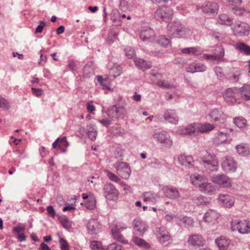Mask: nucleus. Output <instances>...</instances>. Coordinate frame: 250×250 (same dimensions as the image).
<instances>
[{
    "label": "nucleus",
    "mask_w": 250,
    "mask_h": 250,
    "mask_svg": "<svg viewBox=\"0 0 250 250\" xmlns=\"http://www.w3.org/2000/svg\"><path fill=\"white\" fill-rule=\"evenodd\" d=\"M214 126L209 123L200 124L194 123L178 129L181 135L197 136L199 133H204L213 130Z\"/></svg>",
    "instance_id": "obj_1"
},
{
    "label": "nucleus",
    "mask_w": 250,
    "mask_h": 250,
    "mask_svg": "<svg viewBox=\"0 0 250 250\" xmlns=\"http://www.w3.org/2000/svg\"><path fill=\"white\" fill-rule=\"evenodd\" d=\"M190 178L191 183L195 187L199 188L202 192L211 194L215 191L213 186L208 182L207 179L205 176L196 173L191 175Z\"/></svg>",
    "instance_id": "obj_2"
},
{
    "label": "nucleus",
    "mask_w": 250,
    "mask_h": 250,
    "mask_svg": "<svg viewBox=\"0 0 250 250\" xmlns=\"http://www.w3.org/2000/svg\"><path fill=\"white\" fill-rule=\"evenodd\" d=\"M126 103L125 100H121L119 103H117L109 107L107 110V114L109 119H122L127 115V111L125 109Z\"/></svg>",
    "instance_id": "obj_3"
},
{
    "label": "nucleus",
    "mask_w": 250,
    "mask_h": 250,
    "mask_svg": "<svg viewBox=\"0 0 250 250\" xmlns=\"http://www.w3.org/2000/svg\"><path fill=\"white\" fill-rule=\"evenodd\" d=\"M168 30L170 34L179 38H188L192 34L188 27L178 22H174L169 25Z\"/></svg>",
    "instance_id": "obj_4"
},
{
    "label": "nucleus",
    "mask_w": 250,
    "mask_h": 250,
    "mask_svg": "<svg viewBox=\"0 0 250 250\" xmlns=\"http://www.w3.org/2000/svg\"><path fill=\"white\" fill-rule=\"evenodd\" d=\"M156 236L158 242L163 246H167L172 243V236L164 227L156 228Z\"/></svg>",
    "instance_id": "obj_5"
},
{
    "label": "nucleus",
    "mask_w": 250,
    "mask_h": 250,
    "mask_svg": "<svg viewBox=\"0 0 250 250\" xmlns=\"http://www.w3.org/2000/svg\"><path fill=\"white\" fill-rule=\"evenodd\" d=\"M152 137L158 143L163 144L167 148H170L172 146L173 142L170 136L166 131H155L153 133Z\"/></svg>",
    "instance_id": "obj_6"
},
{
    "label": "nucleus",
    "mask_w": 250,
    "mask_h": 250,
    "mask_svg": "<svg viewBox=\"0 0 250 250\" xmlns=\"http://www.w3.org/2000/svg\"><path fill=\"white\" fill-rule=\"evenodd\" d=\"M223 97L227 103L234 104L240 98L239 89L237 87L227 88L223 93Z\"/></svg>",
    "instance_id": "obj_7"
},
{
    "label": "nucleus",
    "mask_w": 250,
    "mask_h": 250,
    "mask_svg": "<svg viewBox=\"0 0 250 250\" xmlns=\"http://www.w3.org/2000/svg\"><path fill=\"white\" fill-rule=\"evenodd\" d=\"M224 55L225 50L224 48L221 46H219L215 49L213 55L204 54L203 58L218 63L225 60Z\"/></svg>",
    "instance_id": "obj_8"
},
{
    "label": "nucleus",
    "mask_w": 250,
    "mask_h": 250,
    "mask_svg": "<svg viewBox=\"0 0 250 250\" xmlns=\"http://www.w3.org/2000/svg\"><path fill=\"white\" fill-rule=\"evenodd\" d=\"M173 11L169 7L163 6L158 9L155 12L154 16L158 20L168 21L171 20Z\"/></svg>",
    "instance_id": "obj_9"
},
{
    "label": "nucleus",
    "mask_w": 250,
    "mask_h": 250,
    "mask_svg": "<svg viewBox=\"0 0 250 250\" xmlns=\"http://www.w3.org/2000/svg\"><path fill=\"white\" fill-rule=\"evenodd\" d=\"M117 173L122 178L128 179L131 173L130 167L128 164L118 162L114 164Z\"/></svg>",
    "instance_id": "obj_10"
},
{
    "label": "nucleus",
    "mask_w": 250,
    "mask_h": 250,
    "mask_svg": "<svg viewBox=\"0 0 250 250\" xmlns=\"http://www.w3.org/2000/svg\"><path fill=\"white\" fill-rule=\"evenodd\" d=\"M211 181L214 183L223 187L229 188L232 186L230 179L225 174H215L212 176Z\"/></svg>",
    "instance_id": "obj_11"
},
{
    "label": "nucleus",
    "mask_w": 250,
    "mask_h": 250,
    "mask_svg": "<svg viewBox=\"0 0 250 250\" xmlns=\"http://www.w3.org/2000/svg\"><path fill=\"white\" fill-rule=\"evenodd\" d=\"M231 229L233 231L237 230L241 234H246L250 232V224L248 220L243 221L232 222Z\"/></svg>",
    "instance_id": "obj_12"
},
{
    "label": "nucleus",
    "mask_w": 250,
    "mask_h": 250,
    "mask_svg": "<svg viewBox=\"0 0 250 250\" xmlns=\"http://www.w3.org/2000/svg\"><path fill=\"white\" fill-rule=\"evenodd\" d=\"M87 229L89 234L96 238L98 234L101 231V225L96 219H90L87 224Z\"/></svg>",
    "instance_id": "obj_13"
},
{
    "label": "nucleus",
    "mask_w": 250,
    "mask_h": 250,
    "mask_svg": "<svg viewBox=\"0 0 250 250\" xmlns=\"http://www.w3.org/2000/svg\"><path fill=\"white\" fill-rule=\"evenodd\" d=\"M201 8L204 13L208 15H213L218 13L219 5L216 2L208 1L204 3Z\"/></svg>",
    "instance_id": "obj_14"
},
{
    "label": "nucleus",
    "mask_w": 250,
    "mask_h": 250,
    "mask_svg": "<svg viewBox=\"0 0 250 250\" xmlns=\"http://www.w3.org/2000/svg\"><path fill=\"white\" fill-rule=\"evenodd\" d=\"M234 34L237 36H247L249 34L250 26L246 22L237 23L233 28Z\"/></svg>",
    "instance_id": "obj_15"
},
{
    "label": "nucleus",
    "mask_w": 250,
    "mask_h": 250,
    "mask_svg": "<svg viewBox=\"0 0 250 250\" xmlns=\"http://www.w3.org/2000/svg\"><path fill=\"white\" fill-rule=\"evenodd\" d=\"M219 204L227 208H231L234 203V197L227 194H220L217 198Z\"/></svg>",
    "instance_id": "obj_16"
},
{
    "label": "nucleus",
    "mask_w": 250,
    "mask_h": 250,
    "mask_svg": "<svg viewBox=\"0 0 250 250\" xmlns=\"http://www.w3.org/2000/svg\"><path fill=\"white\" fill-rule=\"evenodd\" d=\"M211 158L213 159L211 160H202L201 162V164L204 166L208 172L216 171L219 167L218 160L215 158V156L214 155L213 157L211 156Z\"/></svg>",
    "instance_id": "obj_17"
},
{
    "label": "nucleus",
    "mask_w": 250,
    "mask_h": 250,
    "mask_svg": "<svg viewBox=\"0 0 250 250\" xmlns=\"http://www.w3.org/2000/svg\"><path fill=\"white\" fill-rule=\"evenodd\" d=\"M231 139L226 133L219 131L214 134L213 138V143L216 146L222 144H229Z\"/></svg>",
    "instance_id": "obj_18"
},
{
    "label": "nucleus",
    "mask_w": 250,
    "mask_h": 250,
    "mask_svg": "<svg viewBox=\"0 0 250 250\" xmlns=\"http://www.w3.org/2000/svg\"><path fill=\"white\" fill-rule=\"evenodd\" d=\"M210 121L219 123L224 122L226 119V116L221 108H215L211 110L209 114Z\"/></svg>",
    "instance_id": "obj_19"
},
{
    "label": "nucleus",
    "mask_w": 250,
    "mask_h": 250,
    "mask_svg": "<svg viewBox=\"0 0 250 250\" xmlns=\"http://www.w3.org/2000/svg\"><path fill=\"white\" fill-rule=\"evenodd\" d=\"M221 166L223 169L226 172H234L237 169L234 161L229 157L226 156L222 159Z\"/></svg>",
    "instance_id": "obj_20"
},
{
    "label": "nucleus",
    "mask_w": 250,
    "mask_h": 250,
    "mask_svg": "<svg viewBox=\"0 0 250 250\" xmlns=\"http://www.w3.org/2000/svg\"><path fill=\"white\" fill-rule=\"evenodd\" d=\"M104 190L106 199L114 200L117 198L118 191L112 184L110 183L105 184L104 187Z\"/></svg>",
    "instance_id": "obj_21"
},
{
    "label": "nucleus",
    "mask_w": 250,
    "mask_h": 250,
    "mask_svg": "<svg viewBox=\"0 0 250 250\" xmlns=\"http://www.w3.org/2000/svg\"><path fill=\"white\" fill-rule=\"evenodd\" d=\"M164 195L171 199H177L181 197V195L178 189L172 186L164 187L163 189Z\"/></svg>",
    "instance_id": "obj_22"
},
{
    "label": "nucleus",
    "mask_w": 250,
    "mask_h": 250,
    "mask_svg": "<svg viewBox=\"0 0 250 250\" xmlns=\"http://www.w3.org/2000/svg\"><path fill=\"white\" fill-rule=\"evenodd\" d=\"M187 242L189 246L197 248L203 246L205 241L201 235L195 234L189 236Z\"/></svg>",
    "instance_id": "obj_23"
},
{
    "label": "nucleus",
    "mask_w": 250,
    "mask_h": 250,
    "mask_svg": "<svg viewBox=\"0 0 250 250\" xmlns=\"http://www.w3.org/2000/svg\"><path fill=\"white\" fill-rule=\"evenodd\" d=\"M134 229L137 232V234L143 236L144 233L147 230L146 225L139 218H136L133 221Z\"/></svg>",
    "instance_id": "obj_24"
},
{
    "label": "nucleus",
    "mask_w": 250,
    "mask_h": 250,
    "mask_svg": "<svg viewBox=\"0 0 250 250\" xmlns=\"http://www.w3.org/2000/svg\"><path fill=\"white\" fill-rule=\"evenodd\" d=\"M164 117L166 121L171 124L177 125L178 123L179 117L175 110H166L164 113Z\"/></svg>",
    "instance_id": "obj_25"
},
{
    "label": "nucleus",
    "mask_w": 250,
    "mask_h": 250,
    "mask_svg": "<svg viewBox=\"0 0 250 250\" xmlns=\"http://www.w3.org/2000/svg\"><path fill=\"white\" fill-rule=\"evenodd\" d=\"M179 164L185 167L190 168L194 165V160L191 156L181 154L178 157Z\"/></svg>",
    "instance_id": "obj_26"
},
{
    "label": "nucleus",
    "mask_w": 250,
    "mask_h": 250,
    "mask_svg": "<svg viewBox=\"0 0 250 250\" xmlns=\"http://www.w3.org/2000/svg\"><path fill=\"white\" fill-rule=\"evenodd\" d=\"M126 228V227H123L121 229L118 227V225H116L115 228L111 229V232L114 239L122 243H127V241L125 240L124 237L121 234V231Z\"/></svg>",
    "instance_id": "obj_27"
},
{
    "label": "nucleus",
    "mask_w": 250,
    "mask_h": 250,
    "mask_svg": "<svg viewBox=\"0 0 250 250\" xmlns=\"http://www.w3.org/2000/svg\"><path fill=\"white\" fill-rule=\"evenodd\" d=\"M219 214L214 210L209 209L205 213L203 219L208 223H214L219 217Z\"/></svg>",
    "instance_id": "obj_28"
},
{
    "label": "nucleus",
    "mask_w": 250,
    "mask_h": 250,
    "mask_svg": "<svg viewBox=\"0 0 250 250\" xmlns=\"http://www.w3.org/2000/svg\"><path fill=\"white\" fill-rule=\"evenodd\" d=\"M155 36L154 31L150 28L146 27L141 30L140 37L143 41H151Z\"/></svg>",
    "instance_id": "obj_29"
},
{
    "label": "nucleus",
    "mask_w": 250,
    "mask_h": 250,
    "mask_svg": "<svg viewBox=\"0 0 250 250\" xmlns=\"http://www.w3.org/2000/svg\"><path fill=\"white\" fill-rule=\"evenodd\" d=\"M215 243L220 250H226L228 249L230 242L225 236H221L215 240Z\"/></svg>",
    "instance_id": "obj_30"
},
{
    "label": "nucleus",
    "mask_w": 250,
    "mask_h": 250,
    "mask_svg": "<svg viewBox=\"0 0 250 250\" xmlns=\"http://www.w3.org/2000/svg\"><path fill=\"white\" fill-rule=\"evenodd\" d=\"M240 98L249 101L250 100V85H245L238 88Z\"/></svg>",
    "instance_id": "obj_31"
},
{
    "label": "nucleus",
    "mask_w": 250,
    "mask_h": 250,
    "mask_svg": "<svg viewBox=\"0 0 250 250\" xmlns=\"http://www.w3.org/2000/svg\"><path fill=\"white\" fill-rule=\"evenodd\" d=\"M134 62L138 68L144 71L146 69L150 68L151 66V63L150 62H146L144 60L140 59H135L134 60Z\"/></svg>",
    "instance_id": "obj_32"
},
{
    "label": "nucleus",
    "mask_w": 250,
    "mask_h": 250,
    "mask_svg": "<svg viewBox=\"0 0 250 250\" xmlns=\"http://www.w3.org/2000/svg\"><path fill=\"white\" fill-rule=\"evenodd\" d=\"M235 48L240 52L250 55V46L244 42H238L235 45Z\"/></svg>",
    "instance_id": "obj_33"
},
{
    "label": "nucleus",
    "mask_w": 250,
    "mask_h": 250,
    "mask_svg": "<svg viewBox=\"0 0 250 250\" xmlns=\"http://www.w3.org/2000/svg\"><path fill=\"white\" fill-rule=\"evenodd\" d=\"M158 198L157 194L151 192H146L143 195L144 201L151 203H155L157 201Z\"/></svg>",
    "instance_id": "obj_34"
},
{
    "label": "nucleus",
    "mask_w": 250,
    "mask_h": 250,
    "mask_svg": "<svg viewBox=\"0 0 250 250\" xmlns=\"http://www.w3.org/2000/svg\"><path fill=\"white\" fill-rule=\"evenodd\" d=\"M179 219L181 224L185 227H191L193 225V220L191 217L187 216H179Z\"/></svg>",
    "instance_id": "obj_35"
},
{
    "label": "nucleus",
    "mask_w": 250,
    "mask_h": 250,
    "mask_svg": "<svg viewBox=\"0 0 250 250\" xmlns=\"http://www.w3.org/2000/svg\"><path fill=\"white\" fill-rule=\"evenodd\" d=\"M111 20L115 25L121 24L122 21L120 19V14L116 9H113L111 13Z\"/></svg>",
    "instance_id": "obj_36"
},
{
    "label": "nucleus",
    "mask_w": 250,
    "mask_h": 250,
    "mask_svg": "<svg viewBox=\"0 0 250 250\" xmlns=\"http://www.w3.org/2000/svg\"><path fill=\"white\" fill-rule=\"evenodd\" d=\"M217 21L221 24L230 25L232 22V20L226 14H222L219 16Z\"/></svg>",
    "instance_id": "obj_37"
},
{
    "label": "nucleus",
    "mask_w": 250,
    "mask_h": 250,
    "mask_svg": "<svg viewBox=\"0 0 250 250\" xmlns=\"http://www.w3.org/2000/svg\"><path fill=\"white\" fill-rule=\"evenodd\" d=\"M181 52L189 55H199L201 54V50L196 47H188L182 49Z\"/></svg>",
    "instance_id": "obj_38"
},
{
    "label": "nucleus",
    "mask_w": 250,
    "mask_h": 250,
    "mask_svg": "<svg viewBox=\"0 0 250 250\" xmlns=\"http://www.w3.org/2000/svg\"><path fill=\"white\" fill-rule=\"evenodd\" d=\"M157 42L159 44L166 47L170 45L171 44L170 38L164 35L159 36Z\"/></svg>",
    "instance_id": "obj_39"
},
{
    "label": "nucleus",
    "mask_w": 250,
    "mask_h": 250,
    "mask_svg": "<svg viewBox=\"0 0 250 250\" xmlns=\"http://www.w3.org/2000/svg\"><path fill=\"white\" fill-rule=\"evenodd\" d=\"M133 242L138 247L148 249L150 247V245L144 239L135 236L133 239Z\"/></svg>",
    "instance_id": "obj_40"
},
{
    "label": "nucleus",
    "mask_w": 250,
    "mask_h": 250,
    "mask_svg": "<svg viewBox=\"0 0 250 250\" xmlns=\"http://www.w3.org/2000/svg\"><path fill=\"white\" fill-rule=\"evenodd\" d=\"M236 149L237 152L243 156H247L250 153L248 147L247 146V145L244 144L237 145L236 146Z\"/></svg>",
    "instance_id": "obj_41"
},
{
    "label": "nucleus",
    "mask_w": 250,
    "mask_h": 250,
    "mask_svg": "<svg viewBox=\"0 0 250 250\" xmlns=\"http://www.w3.org/2000/svg\"><path fill=\"white\" fill-rule=\"evenodd\" d=\"M59 219V222L64 228L69 229L71 228L72 222L66 216H61Z\"/></svg>",
    "instance_id": "obj_42"
},
{
    "label": "nucleus",
    "mask_w": 250,
    "mask_h": 250,
    "mask_svg": "<svg viewBox=\"0 0 250 250\" xmlns=\"http://www.w3.org/2000/svg\"><path fill=\"white\" fill-rule=\"evenodd\" d=\"M122 72V68L120 65H117L114 66L110 70V74L113 77L116 78L120 75Z\"/></svg>",
    "instance_id": "obj_43"
},
{
    "label": "nucleus",
    "mask_w": 250,
    "mask_h": 250,
    "mask_svg": "<svg viewBox=\"0 0 250 250\" xmlns=\"http://www.w3.org/2000/svg\"><path fill=\"white\" fill-rule=\"evenodd\" d=\"M96 200L93 196H90L89 199L85 204L86 208L88 209H93L95 208Z\"/></svg>",
    "instance_id": "obj_44"
},
{
    "label": "nucleus",
    "mask_w": 250,
    "mask_h": 250,
    "mask_svg": "<svg viewBox=\"0 0 250 250\" xmlns=\"http://www.w3.org/2000/svg\"><path fill=\"white\" fill-rule=\"evenodd\" d=\"M157 83L159 86L163 88L172 89V88H173L175 87L174 85L170 84L169 83H168L167 82L165 81H162V80L158 81L157 82Z\"/></svg>",
    "instance_id": "obj_45"
},
{
    "label": "nucleus",
    "mask_w": 250,
    "mask_h": 250,
    "mask_svg": "<svg viewBox=\"0 0 250 250\" xmlns=\"http://www.w3.org/2000/svg\"><path fill=\"white\" fill-rule=\"evenodd\" d=\"M194 203L198 205H204L207 204L208 201L207 199L202 196H200L197 198H196L194 201Z\"/></svg>",
    "instance_id": "obj_46"
},
{
    "label": "nucleus",
    "mask_w": 250,
    "mask_h": 250,
    "mask_svg": "<svg viewBox=\"0 0 250 250\" xmlns=\"http://www.w3.org/2000/svg\"><path fill=\"white\" fill-rule=\"evenodd\" d=\"M234 123L239 128L244 127L246 124V120L243 118H237L234 119Z\"/></svg>",
    "instance_id": "obj_47"
},
{
    "label": "nucleus",
    "mask_w": 250,
    "mask_h": 250,
    "mask_svg": "<svg viewBox=\"0 0 250 250\" xmlns=\"http://www.w3.org/2000/svg\"><path fill=\"white\" fill-rule=\"evenodd\" d=\"M10 107V105L8 101L4 98L0 96V108L4 110H7Z\"/></svg>",
    "instance_id": "obj_48"
},
{
    "label": "nucleus",
    "mask_w": 250,
    "mask_h": 250,
    "mask_svg": "<svg viewBox=\"0 0 250 250\" xmlns=\"http://www.w3.org/2000/svg\"><path fill=\"white\" fill-rule=\"evenodd\" d=\"M93 70L92 67V63L89 62L85 65L83 67V73L87 75L86 76H88L89 74H93Z\"/></svg>",
    "instance_id": "obj_49"
},
{
    "label": "nucleus",
    "mask_w": 250,
    "mask_h": 250,
    "mask_svg": "<svg viewBox=\"0 0 250 250\" xmlns=\"http://www.w3.org/2000/svg\"><path fill=\"white\" fill-rule=\"evenodd\" d=\"M107 176L109 178V179L114 182H118L120 181V179L115 174L110 172L109 170L105 171Z\"/></svg>",
    "instance_id": "obj_50"
},
{
    "label": "nucleus",
    "mask_w": 250,
    "mask_h": 250,
    "mask_svg": "<svg viewBox=\"0 0 250 250\" xmlns=\"http://www.w3.org/2000/svg\"><path fill=\"white\" fill-rule=\"evenodd\" d=\"M97 81L100 83V84L103 86V88L105 89H109V87L107 85V81L105 79H103V77L101 76H97Z\"/></svg>",
    "instance_id": "obj_51"
},
{
    "label": "nucleus",
    "mask_w": 250,
    "mask_h": 250,
    "mask_svg": "<svg viewBox=\"0 0 250 250\" xmlns=\"http://www.w3.org/2000/svg\"><path fill=\"white\" fill-rule=\"evenodd\" d=\"M125 53L126 56L129 59L133 58L135 55L134 50L130 47H127L125 49Z\"/></svg>",
    "instance_id": "obj_52"
},
{
    "label": "nucleus",
    "mask_w": 250,
    "mask_h": 250,
    "mask_svg": "<svg viewBox=\"0 0 250 250\" xmlns=\"http://www.w3.org/2000/svg\"><path fill=\"white\" fill-rule=\"evenodd\" d=\"M196 62H193L188 64L186 68L187 72L191 73L197 72V69H196Z\"/></svg>",
    "instance_id": "obj_53"
},
{
    "label": "nucleus",
    "mask_w": 250,
    "mask_h": 250,
    "mask_svg": "<svg viewBox=\"0 0 250 250\" xmlns=\"http://www.w3.org/2000/svg\"><path fill=\"white\" fill-rule=\"evenodd\" d=\"M59 242L61 245L60 248L62 250H69L68 244L64 239L61 238Z\"/></svg>",
    "instance_id": "obj_54"
},
{
    "label": "nucleus",
    "mask_w": 250,
    "mask_h": 250,
    "mask_svg": "<svg viewBox=\"0 0 250 250\" xmlns=\"http://www.w3.org/2000/svg\"><path fill=\"white\" fill-rule=\"evenodd\" d=\"M120 9L123 11L128 9V2L127 0H120L119 4Z\"/></svg>",
    "instance_id": "obj_55"
},
{
    "label": "nucleus",
    "mask_w": 250,
    "mask_h": 250,
    "mask_svg": "<svg viewBox=\"0 0 250 250\" xmlns=\"http://www.w3.org/2000/svg\"><path fill=\"white\" fill-rule=\"evenodd\" d=\"M233 12L236 15L241 16L248 13V11L243 8L239 7L234 9Z\"/></svg>",
    "instance_id": "obj_56"
},
{
    "label": "nucleus",
    "mask_w": 250,
    "mask_h": 250,
    "mask_svg": "<svg viewBox=\"0 0 250 250\" xmlns=\"http://www.w3.org/2000/svg\"><path fill=\"white\" fill-rule=\"evenodd\" d=\"M121 249L122 247L120 245L114 243L109 245L106 248V250H121Z\"/></svg>",
    "instance_id": "obj_57"
},
{
    "label": "nucleus",
    "mask_w": 250,
    "mask_h": 250,
    "mask_svg": "<svg viewBox=\"0 0 250 250\" xmlns=\"http://www.w3.org/2000/svg\"><path fill=\"white\" fill-rule=\"evenodd\" d=\"M101 247V243L98 241H91L90 247L93 250H99Z\"/></svg>",
    "instance_id": "obj_58"
},
{
    "label": "nucleus",
    "mask_w": 250,
    "mask_h": 250,
    "mask_svg": "<svg viewBox=\"0 0 250 250\" xmlns=\"http://www.w3.org/2000/svg\"><path fill=\"white\" fill-rule=\"evenodd\" d=\"M196 69L197 72H204L206 70L207 67L206 65L202 63H198L196 62Z\"/></svg>",
    "instance_id": "obj_59"
},
{
    "label": "nucleus",
    "mask_w": 250,
    "mask_h": 250,
    "mask_svg": "<svg viewBox=\"0 0 250 250\" xmlns=\"http://www.w3.org/2000/svg\"><path fill=\"white\" fill-rule=\"evenodd\" d=\"M69 145L68 142L67 141L65 137H63L62 138H61L60 140V142L59 144V147H61L62 146H64L66 148Z\"/></svg>",
    "instance_id": "obj_60"
},
{
    "label": "nucleus",
    "mask_w": 250,
    "mask_h": 250,
    "mask_svg": "<svg viewBox=\"0 0 250 250\" xmlns=\"http://www.w3.org/2000/svg\"><path fill=\"white\" fill-rule=\"evenodd\" d=\"M25 226L22 224H19L16 227H14L13 230L15 232L20 233L21 232L24 231Z\"/></svg>",
    "instance_id": "obj_61"
},
{
    "label": "nucleus",
    "mask_w": 250,
    "mask_h": 250,
    "mask_svg": "<svg viewBox=\"0 0 250 250\" xmlns=\"http://www.w3.org/2000/svg\"><path fill=\"white\" fill-rule=\"evenodd\" d=\"M32 93L37 97L41 96L42 94L43 91L41 88H35L34 87L31 88Z\"/></svg>",
    "instance_id": "obj_62"
},
{
    "label": "nucleus",
    "mask_w": 250,
    "mask_h": 250,
    "mask_svg": "<svg viewBox=\"0 0 250 250\" xmlns=\"http://www.w3.org/2000/svg\"><path fill=\"white\" fill-rule=\"evenodd\" d=\"M68 67L73 72L76 71L78 69L77 65L73 61H71L68 64Z\"/></svg>",
    "instance_id": "obj_63"
},
{
    "label": "nucleus",
    "mask_w": 250,
    "mask_h": 250,
    "mask_svg": "<svg viewBox=\"0 0 250 250\" xmlns=\"http://www.w3.org/2000/svg\"><path fill=\"white\" fill-rule=\"evenodd\" d=\"M40 24L37 26V27L36 29L35 32L36 33H41L42 31L43 27L46 24V23L44 21H40Z\"/></svg>",
    "instance_id": "obj_64"
}]
</instances>
